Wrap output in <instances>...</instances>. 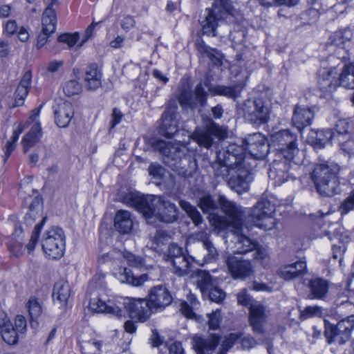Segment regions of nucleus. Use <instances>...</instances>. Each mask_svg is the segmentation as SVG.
Returning a JSON list of instances; mask_svg holds the SVG:
<instances>
[{"label":"nucleus","mask_w":354,"mask_h":354,"mask_svg":"<svg viewBox=\"0 0 354 354\" xmlns=\"http://www.w3.org/2000/svg\"><path fill=\"white\" fill-rule=\"evenodd\" d=\"M114 227L120 233L130 232L133 227L131 213L127 210H118L114 218Z\"/></svg>","instance_id":"37"},{"label":"nucleus","mask_w":354,"mask_h":354,"mask_svg":"<svg viewBox=\"0 0 354 354\" xmlns=\"http://www.w3.org/2000/svg\"><path fill=\"white\" fill-rule=\"evenodd\" d=\"M24 127L22 124H19L16 129L13 131L10 140H8L6 146L4 161H6L10 154L15 149V143L18 140L20 134L24 131Z\"/></svg>","instance_id":"50"},{"label":"nucleus","mask_w":354,"mask_h":354,"mask_svg":"<svg viewBox=\"0 0 354 354\" xmlns=\"http://www.w3.org/2000/svg\"><path fill=\"white\" fill-rule=\"evenodd\" d=\"M203 297L215 303H221L225 298V292L216 285L208 290Z\"/></svg>","instance_id":"52"},{"label":"nucleus","mask_w":354,"mask_h":354,"mask_svg":"<svg viewBox=\"0 0 354 354\" xmlns=\"http://www.w3.org/2000/svg\"><path fill=\"white\" fill-rule=\"evenodd\" d=\"M338 80L339 86L348 89H354V62L344 64Z\"/></svg>","instance_id":"40"},{"label":"nucleus","mask_w":354,"mask_h":354,"mask_svg":"<svg viewBox=\"0 0 354 354\" xmlns=\"http://www.w3.org/2000/svg\"><path fill=\"white\" fill-rule=\"evenodd\" d=\"M26 308L30 315L31 327L37 328L39 324L37 319L42 312L38 299L35 297H31L26 304Z\"/></svg>","instance_id":"45"},{"label":"nucleus","mask_w":354,"mask_h":354,"mask_svg":"<svg viewBox=\"0 0 354 354\" xmlns=\"http://www.w3.org/2000/svg\"><path fill=\"white\" fill-rule=\"evenodd\" d=\"M352 210H354V189L338 207V211L342 216L347 214Z\"/></svg>","instance_id":"56"},{"label":"nucleus","mask_w":354,"mask_h":354,"mask_svg":"<svg viewBox=\"0 0 354 354\" xmlns=\"http://www.w3.org/2000/svg\"><path fill=\"white\" fill-rule=\"evenodd\" d=\"M209 124L205 131H196L193 134L194 140L201 147L207 149L216 145L221 140L227 137V132L225 128L209 119Z\"/></svg>","instance_id":"12"},{"label":"nucleus","mask_w":354,"mask_h":354,"mask_svg":"<svg viewBox=\"0 0 354 354\" xmlns=\"http://www.w3.org/2000/svg\"><path fill=\"white\" fill-rule=\"evenodd\" d=\"M118 279L121 283H126L133 286H140L147 280V275L142 274L140 277H136L130 269L124 268L118 274Z\"/></svg>","instance_id":"44"},{"label":"nucleus","mask_w":354,"mask_h":354,"mask_svg":"<svg viewBox=\"0 0 354 354\" xmlns=\"http://www.w3.org/2000/svg\"><path fill=\"white\" fill-rule=\"evenodd\" d=\"M28 91L29 90L18 86L15 93V102L11 106V108H15L22 106L24 104L26 96L28 94Z\"/></svg>","instance_id":"61"},{"label":"nucleus","mask_w":354,"mask_h":354,"mask_svg":"<svg viewBox=\"0 0 354 354\" xmlns=\"http://www.w3.org/2000/svg\"><path fill=\"white\" fill-rule=\"evenodd\" d=\"M225 262L232 277L234 279H245L254 272L251 261L241 257L230 254L226 256Z\"/></svg>","instance_id":"15"},{"label":"nucleus","mask_w":354,"mask_h":354,"mask_svg":"<svg viewBox=\"0 0 354 354\" xmlns=\"http://www.w3.org/2000/svg\"><path fill=\"white\" fill-rule=\"evenodd\" d=\"M123 305L129 315L132 319L140 322H145L151 315L152 311L147 299H124Z\"/></svg>","instance_id":"19"},{"label":"nucleus","mask_w":354,"mask_h":354,"mask_svg":"<svg viewBox=\"0 0 354 354\" xmlns=\"http://www.w3.org/2000/svg\"><path fill=\"white\" fill-rule=\"evenodd\" d=\"M196 279L197 286L200 289L202 295L216 285V279L206 270H198Z\"/></svg>","instance_id":"43"},{"label":"nucleus","mask_w":354,"mask_h":354,"mask_svg":"<svg viewBox=\"0 0 354 354\" xmlns=\"http://www.w3.org/2000/svg\"><path fill=\"white\" fill-rule=\"evenodd\" d=\"M335 139V133L331 129L313 131L308 138V142L315 149H322L330 141Z\"/></svg>","instance_id":"32"},{"label":"nucleus","mask_w":354,"mask_h":354,"mask_svg":"<svg viewBox=\"0 0 354 354\" xmlns=\"http://www.w3.org/2000/svg\"><path fill=\"white\" fill-rule=\"evenodd\" d=\"M209 220L212 225L219 231L225 230L230 225H232L234 227H238L240 225L235 221H231L226 216H221L214 213L209 215Z\"/></svg>","instance_id":"46"},{"label":"nucleus","mask_w":354,"mask_h":354,"mask_svg":"<svg viewBox=\"0 0 354 354\" xmlns=\"http://www.w3.org/2000/svg\"><path fill=\"white\" fill-rule=\"evenodd\" d=\"M350 122L347 119H339L335 125V139L344 138L349 133Z\"/></svg>","instance_id":"54"},{"label":"nucleus","mask_w":354,"mask_h":354,"mask_svg":"<svg viewBox=\"0 0 354 354\" xmlns=\"http://www.w3.org/2000/svg\"><path fill=\"white\" fill-rule=\"evenodd\" d=\"M44 252L50 259H58L64 255L66 236L64 230L53 226L46 230L41 239Z\"/></svg>","instance_id":"8"},{"label":"nucleus","mask_w":354,"mask_h":354,"mask_svg":"<svg viewBox=\"0 0 354 354\" xmlns=\"http://www.w3.org/2000/svg\"><path fill=\"white\" fill-rule=\"evenodd\" d=\"M54 114L57 125L61 128L66 127L74 115L73 105L68 102L59 104L55 110Z\"/></svg>","instance_id":"33"},{"label":"nucleus","mask_w":354,"mask_h":354,"mask_svg":"<svg viewBox=\"0 0 354 354\" xmlns=\"http://www.w3.org/2000/svg\"><path fill=\"white\" fill-rule=\"evenodd\" d=\"M237 302L243 306H254L252 303V297L248 293L246 289H243L236 295Z\"/></svg>","instance_id":"64"},{"label":"nucleus","mask_w":354,"mask_h":354,"mask_svg":"<svg viewBox=\"0 0 354 354\" xmlns=\"http://www.w3.org/2000/svg\"><path fill=\"white\" fill-rule=\"evenodd\" d=\"M46 220V217L43 218L41 222L35 226L29 243L26 245V248L29 253L34 250L35 247L39 240L40 232Z\"/></svg>","instance_id":"51"},{"label":"nucleus","mask_w":354,"mask_h":354,"mask_svg":"<svg viewBox=\"0 0 354 354\" xmlns=\"http://www.w3.org/2000/svg\"><path fill=\"white\" fill-rule=\"evenodd\" d=\"M350 30H344L333 32L329 37V43L331 45H335L344 48L346 41H348L351 38Z\"/></svg>","instance_id":"49"},{"label":"nucleus","mask_w":354,"mask_h":354,"mask_svg":"<svg viewBox=\"0 0 354 354\" xmlns=\"http://www.w3.org/2000/svg\"><path fill=\"white\" fill-rule=\"evenodd\" d=\"M124 259L127 260L129 266L136 269L142 270L145 268V259L141 257L136 256L131 252H125Z\"/></svg>","instance_id":"55"},{"label":"nucleus","mask_w":354,"mask_h":354,"mask_svg":"<svg viewBox=\"0 0 354 354\" xmlns=\"http://www.w3.org/2000/svg\"><path fill=\"white\" fill-rule=\"evenodd\" d=\"M353 330L354 315H351L338 322L336 325L325 324L324 335L329 344L344 345L351 339Z\"/></svg>","instance_id":"9"},{"label":"nucleus","mask_w":354,"mask_h":354,"mask_svg":"<svg viewBox=\"0 0 354 354\" xmlns=\"http://www.w3.org/2000/svg\"><path fill=\"white\" fill-rule=\"evenodd\" d=\"M307 272L306 262L299 260L279 268L278 274L285 280H291L304 275Z\"/></svg>","instance_id":"29"},{"label":"nucleus","mask_w":354,"mask_h":354,"mask_svg":"<svg viewBox=\"0 0 354 354\" xmlns=\"http://www.w3.org/2000/svg\"><path fill=\"white\" fill-rule=\"evenodd\" d=\"M177 106L168 107L162 115V124L160 126L159 132L163 136L170 138L178 131L177 121L175 118Z\"/></svg>","instance_id":"21"},{"label":"nucleus","mask_w":354,"mask_h":354,"mask_svg":"<svg viewBox=\"0 0 354 354\" xmlns=\"http://www.w3.org/2000/svg\"><path fill=\"white\" fill-rule=\"evenodd\" d=\"M179 205L186 212L196 226H198L203 223V219L201 213L196 207L192 205L189 202L180 200L179 201Z\"/></svg>","instance_id":"47"},{"label":"nucleus","mask_w":354,"mask_h":354,"mask_svg":"<svg viewBox=\"0 0 354 354\" xmlns=\"http://www.w3.org/2000/svg\"><path fill=\"white\" fill-rule=\"evenodd\" d=\"M2 339L9 345H15L17 344L20 337L19 333L15 329L13 324H7L0 330Z\"/></svg>","instance_id":"48"},{"label":"nucleus","mask_w":354,"mask_h":354,"mask_svg":"<svg viewBox=\"0 0 354 354\" xmlns=\"http://www.w3.org/2000/svg\"><path fill=\"white\" fill-rule=\"evenodd\" d=\"M198 206L205 214H212L218 209V199L209 192H203L197 197Z\"/></svg>","instance_id":"39"},{"label":"nucleus","mask_w":354,"mask_h":354,"mask_svg":"<svg viewBox=\"0 0 354 354\" xmlns=\"http://www.w3.org/2000/svg\"><path fill=\"white\" fill-rule=\"evenodd\" d=\"M102 73L96 64L88 66L85 72L84 82L87 90L95 91L102 84Z\"/></svg>","instance_id":"35"},{"label":"nucleus","mask_w":354,"mask_h":354,"mask_svg":"<svg viewBox=\"0 0 354 354\" xmlns=\"http://www.w3.org/2000/svg\"><path fill=\"white\" fill-rule=\"evenodd\" d=\"M221 310L216 309L209 315L208 326L210 329L216 330L219 328L221 322Z\"/></svg>","instance_id":"63"},{"label":"nucleus","mask_w":354,"mask_h":354,"mask_svg":"<svg viewBox=\"0 0 354 354\" xmlns=\"http://www.w3.org/2000/svg\"><path fill=\"white\" fill-rule=\"evenodd\" d=\"M341 150L348 156V157H351L354 156V140L353 139H347L344 140V138H342L337 140Z\"/></svg>","instance_id":"62"},{"label":"nucleus","mask_w":354,"mask_h":354,"mask_svg":"<svg viewBox=\"0 0 354 354\" xmlns=\"http://www.w3.org/2000/svg\"><path fill=\"white\" fill-rule=\"evenodd\" d=\"M212 167L214 169V175L216 177H221L223 179H227L233 172V170L231 169L230 167L220 162L217 158L216 161L212 164Z\"/></svg>","instance_id":"53"},{"label":"nucleus","mask_w":354,"mask_h":354,"mask_svg":"<svg viewBox=\"0 0 354 354\" xmlns=\"http://www.w3.org/2000/svg\"><path fill=\"white\" fill-rule=\"evenodd\" d=\"M123 202L135 207L146 218L154 216L165 223H172L178 219L177 206L163 196H139L130 192L124 197Z\"/></svg>","instance_id":"1"},{"label":"nucleus","mask_w":354,"mask_h":354,"mask_svg":"<svg viewBox=\"0 0 354 354\" xmlns=\"http://www.w3.org/2000/svg\"><path fill=\"white\" fill-rule=\"evenodd\" d=\"M185 253L183 248L179 247L176 243H171L167 252L166 261L170 263L172 262V260L177 259L179 256H182Z\"/></svg>","instance_id":"60"},{"label":"nucleus","mask_w":354,"mask_h":354,"mask_svg":"<svg viewBox=\"0 0 354 354\" xmlns=\"http://www.w3.org/2000/svg\"><path fill=\"white\" fill-rule=\"evenodd\" d=\"M245 120L257 127L266 124L270 118V107L262 97L245 100L241 105Z\"/></svg>","instance_id":"5"},{"label":"nucleus","mask_w":354,"mask_h":354,"mask_svg":"<svg viewBox=\"0 0 354 354\" xmlns=\"http://www.w3.org/2000/svg\"><path fill=\"white\" fill-rule=\"evenodd\" d=\"M147 297L153 312L163 310L173 300L170 291L165 285H158L151 288Z\"/></svg>","instance_id":"18"},{"label":"nucleus","mask_w":354,"mask_h":354,"mask_svg":"<svg viewBox=\"0 0 354 354\" xmlns=\"http://www.w3.org/2000/svg\"><path fill=\"white\" fill-rule=\"evenodd\" d=\"M149 143L162 155V162L171 170L185 178L192 176L196 162L185 146L155 138L151 139Z\"/></svg>","instance_id":"2"},{"label":"nucleus","mask_w":354,"mask_h":354,"mask_svg":"<svg viewBox=\"0 0 354 354\" xmlns=\"http://www.w3.org/2000/svg\"><path fill=\"white\" fill-rule=\"evenodd\" d=\"M207 92L205 90L202 83L198 84L192 93L190 88L185 84L179 86L176 93V97L178 100L182 109L185 111H194L200 107H205L207 104Z\"/></svg>","instance_id":"6"},{"label":"nucleus","mask_w":354,"mask_h":354,"mask_svg":"<svg viewBox=\"0 0 354 354\" xmlns=\"http://www.w3.org/2000/svg\"><path fill=\"white\" fill-rule=\"evenodd\" d=\"M196 48L203 56L208 57L214 65L221 66L223 55L219 50L206 45L203 40L197 41Z\"/></svg>","instance_id":"41"},{"label":"nucleus","mask_w":354,"mask_h":354,"mask_svg":"<svg viewBox=\"0 0 354 354\" xmlns=\"http://www.w3.org/2000/svg\"><path fill=\"white\" fill-rule=\"evenodd\" d=\"M63 91L66 95L68 97L73 96L81 92L82 86L77 81L71 80L65 84Z\"/></svg>","instance_id":"59"},{"label":"nucleus","mask_w":354,"mask_h":354,"mask_svg":"<svg viewBox=\"0 0 354 354\" xmlns=\"http://www.w3.org/2000/svg\"><path fill=\"white\" fill-rule=\"evenodd\" d=\"M241 337V333H230L222 343L221 349L217 354H225V353L231 348L233 345Z\"/></svg>","instance_id":"58"},{"label":"nucleus","mask_w":354,"mask_h":354,"mask_svg":"<svg viewBox=\"0 0 354 354\" xmlns=\"http://www.w3.org/2000/svg\"><path fill=\"white\" fill-rule=\"evenodd\" d=\"M88 308L95 313H107L118 317L122 316V310L118 306L109 300L105 302L99 297L91 299Z\"/></svg>","instance_id":"27"},{"label":"nucleus","mask_w":354,"mask_h":354,"mask_svg":"<svg viewBox=\"0 0 354 354\" xmlns=\"http://www.w3.org/2000/svg\"><path fill=\"white\" fill-rule=\"evenodd\" d=\"M308 287L313 299L324 300L328 296L329 281L322 277H314L308 281Z\"/></svg>","instance_id":"31"},{"label":"nucleus","mask_w":354,"mask_h":354,"mask_svg":"<svg viewBox=\"0 0 354 354\" xmlns=\"http://www.w3.org/2000/svg\"><path fill=\"white\" fill-rule=\"evenodd\" d=\"M201 243L203 248V263L207 264L216 261L218 257V252L212 242L205 236Z\"/></svg>","instance_id":"42"},{"label":"nucleus","mask_w":354,"mask_h":354,"mask_svg":"<svg viewBox=\"0 0 354 354\" xmlns=\"http://www.w3.org/2000/svg\"><path fill=\"white\" fill-rule=\"evenodd\" d=\"M58 3V0H50V3L44 11L41 20L43 28L37 37V48L43 47L47 42L48 37L55 31L57 17L54 7Z\"/></svg>","instance_id":"14"},{"label":"nucleus","mask_w":354,"mask_h":354,"mask_svg":"<svg viewBox=\"0 0 354 354\" xmlns=\"http://www.w3.org/2000/svg\"><path fill=\"white\" fill-rule=\"evenodd\" d=\"M298 168L295 157H286L277 153L276 159L270 165L269 177L279 185L288 180H294Z\"/></svg>","instance_id":"7"},{"label":"nucleus","mask_w":354,"mask_h":354,"mask_svg":"<svg viewBox=\"0 0 354 354\" xmlns=\"http://www.w3.org/2000/svg\"><path fill=\"white\" fill-rule=\"evenodd\" d=\"M272 141L277 146V154L295 157L299 153L297 136L288 129L279 131L272 136Z\"/></svg>","instance_id":"11"},{"label":"nucleus","mask_w":354,"mask_h":354,"mask_svg":"<svg viewBox=\"0 0 354 354\" xmlns=\"http://www.w3.org/2000/svg\"><path fill=\"white\" fill-rule=\"evenodd\" d=\"M249 322L254 333L262 335L266 332L263 328L268 315L266 308L261 304L251 306L249 308Z\"/></svg>","instance_id":"23"},{"label":"nucleus","mask_w":354,"mask_h":354,"mask_svg":"<svg viewBox=\"0 0 354 354\" xmlns=\"http://www.w3.org/2000/svg\"><path fill=\"white\" fill-rule=\"evenodd\" d=\"M70 295L71 287L66 280L61 279L55 283L52 297L54 302L60 308L67 305Z\"/></svg>","instance_id":"30"},{"label":"nucleus","mask_w":354,"mask_h":354,"mask_svg":"<svg viewBox=\"0 0 354 354\" xmlns=\"http://www.w3.org/2000/svg\"><path fill=\"white\" fill-rule=\"evenodd\" d=\"M252 180V173L249 168H239L233 171L227 180V184L232 191L241 194L249 190L250 184Z\"/></svg>","instance_id":"20"},{"label":"nucleus","mask_w":354,"mask_h":354,"mask_svg":"<svg viewBox=\"0 0 354 354\" xmlns=\"http://www.w3.org/2000/svg\"><path fill=\"white\" fill-rule=\"evenodd\" d=\"M340 230L341 229H336L333 234V236H331L330 232H328L327 235L328 236V238L330 241H334L335 239L339 241V245L335 243L333 245V258L334 259H339V263H342V256L346 250V246L345 243H348V241L347 235H344L343 233L340 232Z\"/></svg>","instance_id":"36"},{"label":"nucleus","mask_w":354,"mask_h":354,"mask_svg":"<svg viewBox=\"0 0 354 354\" xmlns=\"http://www.w3.org/2000/svg\"><path fill=\"white\" fill-rule=\"evenodd\" d=\"M195 261L194 258L188 254L185 253L182 256H179L177 259L172 260L170 263L173 266V272L179 277L188 275Z\"/></svg>","instance_id":"34"},{"label":"nucleus","mask_w":354,"mask_h":354,"mask_svg":"<svg viewBox=\"0 0 354 354\" xmlns=\"http://www.w3.org/2000/svg\"><path fill=\"white\" fill-rule=\"evenodd\" d=\"M216 158L233 171L247 167L243 149L235 144L229 145L226 149L218 151Z\"/></svg>","instance_id":"13"},{"label":"nucleus","mask_w":354,"mask_h":354,"mask_svg":"<svg viewBox=\"0 0 354 354\" xmlns=\"http://www.w3.org/2000/svg\"><path fill=\"white\" fill-rule=\"evenodd\" d=\"M243 231L241 228L238 229L237 233ZM234 254H244L252 252L254 259H263L266 257V253L264 250L259 248L258 244L255 241H252L245 235L243 234H237L234 237V245L232 247Z\"/></svg>","instance_id":"17"},{"label":"nucleus","mask_w":354,"mask_h":354,"mask_svg":"<svg viewBox=\"0 0 354 354\" xmlns=\"http://www.w3.org/2000/svg\"><path fill=\"white\" fill-rule=\"evenodd\" d=\"M42 136L41 128L39 123L32 125L29 131L24 136L21 140L24 153H27L40 140Z\"/></svg>","instance_id":"38"},{"label":"nucleus","mask_w":354,"mask_h":354,"mask_svg":"<svg viewBox=\"0 0 354 354\" xmlns=\"http://www.w3.org/2000/svg\"><path fill=\"white\" fill-rule=\"evenodd\" d=\"M221 336L218 333H212L208 338L201 336L193 337L192 346L196 354L212 353L218 345Z\"/></svg>","instance_id":"22"},{"label":"nucleus","mask_w":354,"mask_h":354,"mask_svg":"<svg viewBox=\"0 0 354 354\" xmlns=\"http://www.w3.org/2000/svg\"><path fill=\"white\" fill-rule=\"evenodd\" d=\"M314 112L310 108L296 105L294 109L292 121L299 131L311 124Z\"/></svg>","instance_id":"28"},{"label":"nucleus","mask_w":354,"mask_h":354,"mask_svg":"<svg viewBox=\"0 0 354 354\" xmlns=\"http://www.w3.org/2000/svg\"><path fill=\"white\" fill-rule=\"evenodd\" d=\"M322 309L317 306H309L300 312V319L305 320L313 317H322Z\"/></svg>","instance_id":"57"},{"label":"nucleus","mask_w":354,"mask_h":354,"mask_svg":"<svg viewBox=\"0 0 354 354\" xmlns=\"http://www.w3.org/2000/svg\"><path fill=\"white\" fill-rule=\"evenodd\" d=\"M339 166L333 162L325 161L316 164L310 173L317 192L324 197H332L344 191L345 184L340 182Z\"/></svg>","instance_id":"3"},{"label":"nucleus","mask_w":354,"mask_h":354,"mask_svg":"<svg viewBox=\"0 0 354 354\" xmlns=\"http://www.w3.org/2000/svg\"><path fill=\"white\" fill-rule=\"evenodd\" d=\"M218 208L221 207V211L227 218L241 224L242 210L240 206L222 194L218 195Z\"/></svg>","instance_id":"26"},{"label":"nucleus","mask_w":354,"mask_h":354,"mask_svg":"<svg viewBox=\"0 0 354 354\" xmlns=\"http://www.w3.org/2000/svg\"><path fill=\"white\" fill-rule=\"evenodd\" d=\"M206 11L207 15L201 22L203 34L215 36L218 21L227 15H233L234 9L230 0H214L212 7Z\"/></svg>","instance_id":"4"},{"label":"nucleus","mask_w":354,"mask_h":354,"mask_svg":"<svg viewBox=\"0 0 354 354\" xmlns=\"http://www.w3.org/2000/svg\"><path fill=\"white\" fill-rule=\"evenodd\" d=\"M208 88V91L212 95H221L235 100L241 97V93L245 86L244 84L239 83L232 86L213 85L207 82L205 83Z\"/></svg>","instance_id":"24"},{"label":"nucleus","mask_w":354,"mask_h":354,"mask_svg":"<svg viewBox=\"0 0 354 354\" xmlns=\"http://www.w3.org/2000/svg\"><path fill=\"white\" fill-rule=\"evenodd\" d=\"M275 206L266 198L259 201L250 212V217L254 225L265 230L274 228L275 220L272 216Z\"/></svg>","instance_id":"10"},{"label":"nucleus","mask_w":354,"mask_h":354,"mask_svg":"<svg viewBox=\"0 0 354 354\" xmlns=\"http://www.w3.org/2000/svg\"><path fill=\"white\" fill-rule=\"evenodd\" d=\"M245 150L254 159L261 160L269 152L270 145L267 138L260 133L250 134L243 141Z\"/></svg>","instance_id":"16"},{"label":"nucleus","mask_w":354,"mask_h":354,"mask_svg":"<svg viewBox=\"0 0 354 354\" xmlns=\"http://www.w3.org/2000/svg\"><path fill=\"white\" fill-rule=\"evenodd\" d=\"M337 75L336 68L319 71L318 78L319 89L324 93H331L335 91L339 86Z\"/></svg>","instance_id":"25"}]
</instances>
